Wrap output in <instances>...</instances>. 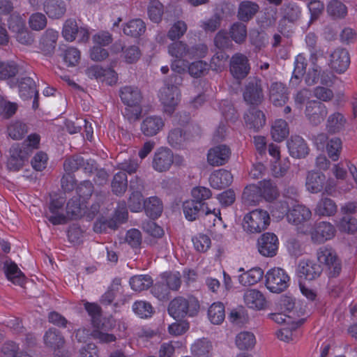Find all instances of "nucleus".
I'll list each match as a JSON object with an SVG mask.
<instances>
[{"mask_svg":"<svg viewBox=\"0 0 357 357\" xmlns=\"http://www.w3.org/2000/svg\"><path fill=\"white\" fill-rule=\"evenodd\" d=\"M174 161V153L172 150L160 147L154 153L152 167L158 172H165L169 170Z\"/></svg>","mask_w":357,"mask_h":357,"instance_id":"obj_14","label":"nucleus"},{"mask_svg":"<svg viewBox=\"0 0 357 357\" xmlns=\"http://www.w3.org/2000/svg\"><path fill=\"white\" fill-rule=\"evenodd\" d=\"M319 263L324 264L328 270L329 278L337 277L342 271V263L336 252L331 248L321 247L317 252Z\"/></svg>","mask_w":357,"mask_h":357,"instance_id":"obj_5","label":"nucleus"},{"mask_svg":"<svg viewBox=\"0 0 357 357\" xmlns=\"http://www.w3.org/2000/svg\"><path fill=\"white\" fill-rule=\"evenodd\" d=\"M337 211V206L334 200L322 197L317 202L314 208V214L319 216H333Z\"/></svg>","mask_w":357,"mask_h":357,"instance_id":"obj_30","label":"nucleus"},{"mask_svg":"<svg viewBox=\"0 0 357 357\" xmlns=\"http://www.w3.org/2000/svg\"><path fill=\"white\" fill-rule=\"evenodd\" d=\"M318 36L312 32L308 33L305 36L306 45L310 52L311 62H317L319 48L317 45Z\"/></svg>","mask_w":357,"mask_h":357,"instance_id":"obj_59","label":"nucleus"},{"mask_svg":"<svg viewBox=\"0 0 357 357\" xmlns=\"http://www.w3.org/2000/svg\"><path fill=\"white\" fill-rule=\"evenodd\" d=\"M215 46L220 50H225L231 47L232 43L230 36H228V33L225 30L219 31L213 40Z\"/></svg>","mask_w":357,"mask_h":357,"instance_id":"obj_60","label":"nucleus"},{"mask_svg":"<svg viewBox=\"0 0 357 357\" xmlns=\"http://www.w3.org/2000/svg\"><path fill=\"white\" fill-rule=\"evenodd\" d=\"M62 36L69 42L74 41L76 38H78L79 42H86L89 38L88 30L82 26L79 27L74 19L66 20L63 26Z\"/></svg>","mask_w":357,"mask_h":357,"instance_id":"obj_11","label":"nucleus"},{"mask_svg":"<svg viewBox=\"0 0 357 357\" xmlns=\"http://www.w3.org/2000/svg\"><path fill=\"white\" fill-rule=\"evenodd\" d=\"M326 11L333 20L343 19L347 14V6L338 0H331L327 5Z\"/></svg>","mask_w":357,"mask_h":357,"instance_id":"obj_43","label":"nucleus"},{"mask_svg":"<svg viewBox=\"0 0 357 357\" xmlns=\"http://www.w3.org/2000/svg\"><path fill=\"white\" fill-rule=\"evenodd\" d=\"M18 88L20 96L24 100L31 98L37 91L35 81L29 77H22L19 81Z\"/></svg>","mask_w":357,"mask_h":357,"instance_id":"obj_39","label":"nucleus"},{"mask_svg":"<svg viewBox=\"0 0 357 357\" xmlns=\"http://www.w3.org/2000/svg\"><path fill=\"white\" fill-rule=\"evenodd\" d=\"M92 324L95 328L91 333L93 339L98 340L100 343H109L116 340L113 334L107 333L113 327L109 320L99 317L93 320Z\"/></svg>","mask_w":357,"mask_h":357,"instance_id":"obj_13","label":"nucleus"},{"mask_svg":"<svg viewBox=\"0 0 357 357\" xmlns=\"http://www.w3.org/2000/svg\"><path fill=\"white\" fill-rule=\"evenodd\" d=\"M112 191L116 195H123L128 188V178L126 172H117L111 183Z\"/></svg>","mask_w":357,"mask_h":357,"instance_id":"obj_44","label":"nucleus"},{"mask_svg":"<svg viewBox=\"0 0 357 357\" xmlns=\"http://www.w3.org/2000/svg\"><path fill=\"white\" fill-rule=\"evenodd\" d=\"M229 70L235 79L240 80L244 79L250 70L247 56L241 53L233 55L230 59Z\"/></svg>","mask_w":357,"mask_h":357,"instance_id":"obj_15","label":"nucleus"},{"mask_svg":"<svg viewBox=\"0 0 357 357\" xmlns=\"http://www.w3.org/2000/svg\"><path fill=\"white\" fill-rule=\"evenodd\" d=\"M241 21L233 23L229 29V34L232 40L237 44H243L245 42L248 32L247 26Z\"/></svg>","mask_w":357,"mask_h":357,"instance_id":"obj_38","label":"nucleus"},{"mask_svg":"<svg viewBox=\"0 0 357 357\" xmlns=\"http://www.w3.org/2000/svg\"><path fill=\"white\" fill-rule=\"evenodd\" d=\"M119 96L122 102L129 107L125 109V117L130 122L138 121L142 112L143 96L140 89L135 86H125L119 89Z\"/></svg>","mask_w":357,"mask_h":357,"instance_id":"obj_2","label":"nucleus"},{"mask_svg":"<svg viewBox=\"0 0 357 357\" xmlns=\"http://www.w3.org/2000/svg\"><path fill=\"white\" fill-rule=\"evenodd\" d=\"M242 199L246 205H255L261 199V194L258 185H250L247 186L242 195Z\"/></svg>","mask_w":357,"mask_h":357,"instance_id":"obj_45","label":"nucleus"},{"mask_svg":"<svg viewBox=\"0 0 357 357\" xmlns=\"http://www.w3.org/2000/svg\"><path fill=\"white\" fill-rule=\"evenodd\" d=\"M335 233L336 229L333 225L321 221L314 224L310 231V236L313 243L320 244L332 239Z\"/></svg>","mask_w":357,"mask_h":357,"instance_id":"obj_12","label":"nucleus"},{"mask_svg":"<svg viewBox=\"0 0 357 357\" xmlns=\"http://www.w3.org/2000/svg\"><path fill=\"white\" fill-rule=\"evenodd\" d=\"M14 144L9 150L10 156L7 161V167L10 171L17 172L24 165L29 157V148Z\"/></svg>","mask_w":357,"mask_h":357,"instance_id":"obj_8","label":"nucleus"},{"mask_svg":"<svg viewBox=\"0 0 357 357\" xmlns=\"http://www.w3.org/2000/svg\"><path fill=\"white\" fill-rule=\"evenodd\" d=\"M132 310L141 318L151 317L154 312L151 304L144 301H135L132 305Z\"/></svg>","mask_w":357,"mask_h":357,"instance_id":"obj_54","label":"nucleus"},{"mask_svg":"<svg viewBox=\"0 0 357 357\" xmlns=\"http://www.w3.org/2000/svg\"><path fill=\"white\" fill-rule=\"evenodd\" d=\"M144 209L147 216L154 220L161 215L163 211V204L160 198L153 196L144 200Z\"/></svg>","mask_w":357,"mask_h":357,"instance_id":"obj_33","label":"nucleus"},{"mask_svg":"<svg viewBox=\"0 0 357 357\" xmlns=\"http://www.w3.org/2000/svg\"><path fill=\"white\" fill-rule=\"evenodd\" d=\"M44 10L50 18L59 19L66 12V5L62 0H46Z\"/></svg>","mask_w":357,"mask_h":357,"instance_id":"obj_32","label":"nucleus"},{"mask_svg":"<svg viewBox=\"0 0 357 357\" xmlns=\"http://www.w3.org/2000/svg\"><path fill=\"white\" fill-rule=\"evenodd\" d=\"M3 271L7 279L13 284L22 286L25 276L18 266L11 259H6L3 263Z\"/></svg>","mask_w":357,"mask_h":357,"instance_id":"obj_23","label":"nucleus"},{"mask_svg":"<svg viewBox=\"0 0 357 357\" xmlns=\"http://www.w3.org/2000/svg\"><path fill=\"white\" fill-rule=\"evenodd\" d=\"M269 213L263 209H255L247 213L243 222L245 231L250 233H261L270 225Z\"/></svg>","mask_w":357,"mask_h":357,"instance_id":"obj_4","label":"nucleus"},{"mask_svg":"<svg viewBox=\"0 0 357 357\" xmlns=\"http://www.w3.org/2000/svg\"><path fill=\"white\" fill-rule=\"evenodd\" d=\"M347 123L345 116L342 113L336 112L328 116L326 130L329 134H336L344 130Z\"/></svg>","mask_w":357,"mask_h":357,"instance_id":"obj_26","label":"nucleus"},{"mask_svg":"<svg viewBox=\"0 0 357 357\" xmlns=\"http://www.w3.org/2000/svg\"><path fill=\"white\" fill-rule=\"evenodd\" d=\"M322 271L321 264L313 260L307 259L299 262L296 273L300 278L312 281L319 278Z\"/></svg>","mask_w":357,"mask_h":357,"instance_id":"obj_16","label":"nucleus"},{"mask_svg":"<svg viewBox=\"0 0 357 357\" xmlns=\"http://www.w3.org/2000/svg\"><path fill=\"white\" fill-rule=\"evenodd\" d=\"M233 181V176L230 172L226 169H219L213 173L209 182L212 188L222 189L229 186Z\"/></svg>","mask_w":357,"mask_h":357,"instance_id":"obj_27","label":"nucleus"},{"mask_svg":"<svg viewBox=\"0 0 357 357\" xmlns=\"http://www.w3.org/2000/svg\"><path fill=\"white\" fill-rule=\"evenodd\" d=\"M247 126L250 129L258 131L266 123V117L262 111L255 107H252L244 115Z\"/></svg>","mask_w":357,"mask_h":357,"instance_id":"obj_22","label":"nucleus"},{"mask_svg":"<svg viewBox=\"0 0 357 357\" xmlns=\"http://www.w3.org/2000/svg\"><path fill=\"white\" fill-rule=\"evenodd\" d=\"M169 53L174 57L181 59L183 57H189V47L182 41L172 43L168 47Z\"/></svg>","mask_w":357,"mask_h":357,"instance_id":"obj_58","label":"nucleus"},{"mask_svg":"<svg viewBox=\"0 0 357 357\" xmlns=\"http://www.w3.org/2000/svg\"><path fill=\"white\" fill-rule=\"evenodd\" d=\"M305 113L312 125L318 126L326 116L328 110L324 104L316 100H312L307 102Z\"/></svg>","mask_w":357,"mask_h":357,"instance_id":"obj_18","label":"nucleus"},{"mask_svg":"<svg viewBox=\"0 0 357 357\" xmlns=\"http://www.w3.org/2000/svg\"><path fill=\"white\" fill-rule=\"evenodd\" d=\"M244 301L252 309L261 310L265 305V298L258 290L249 289L244 294Z\"/></svg>","mask_w":357,"mask_h":357,"instance_id":"obj_34","label":"nucleus"},{"mask_svg":"<svg viewBox=\"0 0 357 357\" xmlns=\"http://www.w3.org/2000/svg\"><path fill=\"white\" fill-rule=\"evenodd\" d=\"M114 48L116 51L121 50L123 52L124 59L127 63H132L136 62L140 57V50L136 45H131L128 47L123 46L121 44L116 43Z\"/></svg>","mask_w":357,"mask_h":357,"instance_id":"obj_51","label":"nucleus"},{"mask_svg":"<svg viewBox=\"0 0 357 357\" xmlns=\"http://www.w3.org/2000/svg\"><path fill=\"white\" fill-rule=\"evenodd\" d=\"M44 342L47 347L56 349L63 346L65 340L59 330L52 328L45 333Z\"/></svg>","mask_w":357,"mask_h":357,"instance_id":"obj_40","label":"nucleus"},{"mask_svg":"<svg viewBox=\"0 0 357 357\" xmlns=\"http://www.w3.org/2000/svg\"><path fill=\"white\" fill-rule=\"evenodd\" d=\"M61 56L68 66L73 67L79 63L80 52L75 47H70L63 50Z\"/></svg>","mask_w":357,"mask_h":357,"instance_id":"obj_55","label":"nucleus"},{"mask_svg":"<svg viewBox=\"0 0 357 357\" xmlns=\"http://www.w3.org/2000/svg\"><path fill=\"white\" fill-rule=\"evenodd\" d=\"M289 133V126L284 120L278 119L272 126L271 135L275 142H282L288 136Z\"/></svg>","mask_w":357,"mask_h":357,"instance_id":"obj_48","label":"nucleus"},{"mask_svg":"<svg viewBox=\"0 0 357 357\" xmlns=\"http://www.w3.org/2000/svg\"><path fill=\"white\" fill-rule=\"evenodd\" d=\"M261 198L271 202L279 196V191L275 183L271 180H263L259 183Z\"/></svg>","mask_w":357,"mask_h":357,"instance_id":"obj_36","label":"nucleus"},{"mask_svg":"<svg viewBox=\"0 0 357 357\" xmlns=\"http://www.w3.org/2000/svg\"><path fill=\"white\" fill-rule=\"evenodd\" d=\"M143 195L139 190L132 192L128 200V206L132 212H139L144 208Z\"/></svg>","mask_w":357,"mask_h":357,"instance_id":"obj_61","label":"nucleus"},{"mask_svg":"<svg viewBox=\"0 0 357 357\" xmlns=\"http://www.w3.org/2000/svg\"><path fill=\"white\" fill-rule=\"evenodd\" d=\"M128 217L126 204L125 202H119L115 210L113 218L108 221V227L116 229L119 225L125 222Z\"/></svg>","mask_w":357,"mask_h":357,"instance_id":"obj_41","label":"nucleus"},{"mask_svg":"<svg viewBox=\"0 0 357 357\" xmlns=\"http://www.w3.org/2000/svg\"><path fill=\"white\" fill-rule=\"evenodd\" d=\"M307 66L306 59L302 54H298L295 59L294 70L290 81L292 86H297L298 85L301 77L305 75Z\"/></svg>","mask_w":357,"mask_h":357,"instance_id":"obj_37","label":"nucleus"},{"mask_svg":"<svg viewBox=\"0 0 357 357\" xmlns=\"http://www.w3.org/2000/svg\"><path fill=\"white\" fill-rule=\"evenodd\" d=\"M339 229L348 234L357 231V220L351 215H343L339 222Z\"/></svg>","mask_w":357,"mask_h":357,"instance_id":"obj_62","label":"nucleus"},{"mask_svg":"<svg viewBox=\"0 0 357 357\" xmlns=\"http://www.w3.org/2000/svg\"><path fill=\"white\" fill-rule=\"evenodd\" d=\"M281 13L284 20H287L290 22H294L300 18L301 11L296 3L289 2L282 6Z\"/></svg>","mask_w":357,"mask_h":357,"instance_id":"obj_50","label":"nucleus"},{"mask_svg":"<svg viewBox=\"0 0 357 357\" xmlns=\"http://www.w3.org/2000/svg\"><path fill=\"white\" fill-rule=\"evenodd\" d=\"M230 155V148L225 144H220L208 150L207 153V161L211 166H222L228 162Z\"/></svg>","mask_w":357,"mask_h":357,"instance_id":"obj_19","label":"nucleus"},{"mask_svg":"<svg viewBox=\"0 0 357 357\" xmlns=\"http://www.w3.org/2000/svg\"><path fill=\"white\" fill-rule=\"evenodd\" d=\"M290 155L296 158H305L309 153V148L305 140L298 135L291 136L287 141Z\"/></svg>","mask_w":357,"mask_h":357,"instance_id":"obj_21","label":"nucleus"},{"mask_svg":"<svg viewBox=\"0 0 357 357\" xmlns=\"http://www.w3.org/2000/svg\"><path fill=\"white\" fill-rule=\"evenodd\" d=\"M312 216L311 211L303 205H296L287 213V220L294 225L307 221Z\"/></svg>","mask_w":357,"mask_h":357,"instance_id":"obj_28","label":"nucleus"},{"mask_svg":"<svg viewBox=\"0 0 357 357\" xmlns=\"http://www.w3.org/2000/svg\"><path fill=\"white\" fill-rule=\"evenodd\" d=\"M64 201L63 199H56L51 201L49 210L52 213V215L47 214L45 215L48 220L54 225L64 224L66 222L67 218L62 213H59V211L63 206Z\"/></svg>","mask_w":357,"mask_h":357,"instance_id":"obj_31","label":"nucleus"},{"mask_svg":"<svg viewBox=\"0 0 357 357\" xmlns=\"http://www.w3.org/2000/svg\"><path fill=\"white\" fill-rule=\"evenodd\" d=\"M8 135L13 139H20L27 132V126L21 122L16 121L8 127Z\"/></svg>","mask_w":357,"mask_h":357,"instance_id":"obj_63","label":"nucleus"},{"mask_svg":"<svg viewBox=\"0 0 357 357\" xmlns=\"http://www.w3.org/2000/svg\"><path fill=\"white\" fill-rule=\"evenodd\" d=\"M243 99L249 105H259L264 100L261 80L256 77L250 79L245 85Z\"/></svg>","mask_w":357,"mask_h":357,"instance_id":"obj_10","label":"nucleus"},{"mask_svg":"<svg viewBox=\"0 0 357 357\" xmlns=\"http://www.w3.org/2000/svg\"><path fill=\"white\" fill-rule=\"evenodd\" d=\"M325 182L326 176L324 174L310 171L306 176L305 186L311 193H318L323 190Z\"/></svg>","mask_w":357,"mask_h":357,"instance_id":"obj_25","label":"nucleus"},{"mask_svg":"<svg viewBox=\"0 0 357 357\" xmlns=\"http://www.w3.org/2000/svg\"><path fill=\"white\" fill-rule=\"evenodd\" d=\"M279 239L273 232H264L257 241V248L259 253L265 257H273L278 251Z\"/></svg>","mask_w":357,"mask_h":357,"instance_id":"obj_7","label":"nucleus"},{"mask_svg":"<svg viewBox=\"0 0 357 357\" xmlns=\"http://www.w3.org/2000/svg\"><path fill=\"white\" fill-rule=\"evenodd\" d=\"M259 10V6L257 3L250 1H243L238 6L237 17L243 22H248L254 17Z\"/></svg>","mask_w":357,"mask_h":357,"instance_id":"obj_29","label":"nucleus"},{"mask_svg":"<svg viewBox=\"0 0 357 357\" xmlns=\"http://www.w3.org/2000/svg\"><path fill=\"white\" fill-rule=\"evenodd\" d=\"M163 126L164 121L161 117L150 116L143 120L141 130L144 135L152 137L157 135Z\"/></svg>","mask_w":357,"mask_h":357,"instance_id":"obj_24","label":"nucleus"},{"mask_svg":"<svg viewBox=\"0 0 357 357\" xmlns=\"http://www.w3.org/2000/svg\"><path fill=\"white\" fill-rule=\"evenodd\" d=\"M7 20L8 29L15 33L19 32L26 26L25 21L17 11H12Z\"/></svg>","mask_w":357,"mask_h":357,"instance_id":"obj_57","label":"nucleus"},{"mask_svg":"<svg viewBox=\"0 0 357 357\" xmlns=\"http://www.w3.org/2000/svg\"><path fill=\"white\" fill-rule=\"evenodd\" d=\"M19 71L18 66L14 61H0V79H8L15 77Z\"/></svg>","mask_w":357,"mask_h":357,"instance_id":"obj_56","label":"nucleus"},{"mask_svg":"<svg viewBox=\"0 0 357 357\" xmlns=\"http://www.w3.org/2000/svg\"><path fill=\"white\" fill-rule=\"evenodd\" d=\"M263 275V270L259 267H255L240 275L238 280L243 286H251L259 282L262 279Z\"/></svg>","mask_w":357,"mask_h":357,"instance_id":"obj_35","label":"nucleus"},{"mask_svg":"<svg viewBox=\"0 0 357 357\" xmlns=\"http://www.w3.org/2000/svg\"><path fill=\"white\" fill-rule=\"evenodd\" d=\"M191 195L192 198L183 203L185 218L189 221H194L202 215H208L211 211L205 201L212 195L210 189L202 186L195 187L192 190Z\"/></svg>","mask_w":357,"mask_h":357,"instance_id":"obj_1","label":"nucleus"},{"mask_svg":"<svg viewBox=\"0 0 357 357\" xmlns=\"http://www.w3.org/2000/svg\"><path fill=\"white\" fill-rule=\"evenodd\" d=\"M349 65L350 56L345 48L337 47L330 54L328 66L335 73H344Z\"/></svg>","mask_w":357,"mask_h":357,"instance_id":"obj_9","label":"nucleus"},{"mask_svg":"<svg viewBox=\"0 0 357 357\" xmlns=\"http://www.w3.org/2000/svg\"><path fill=\"white\" fill-rule=\"evenodd\" d=\"M67 215L70 219H77L82 216L84 208L80 204L79 198L74 197L70 199L66 206Z\"/></svg>","mask_w":357,"mask_h":357,"instance_id":"obj_53","label":"nucleus"},{"mask_svg":"<svg viewBox=\"0 0 357 357\" xmlns=\"http://www.w3.org/2000/svg\"><path fill=\"white\" fill-rule=\"evenodd\" d=\"M255 337L250 332H241L236 337V344L241 350L250 349L255 346Z\"/></svg>","mask_w":357,"mask_h":357,"instance_id":"obj_52","label":"nucleus"},{"mask_svg":"<svg viewBox=\"0 0 357 357\" xmlns=\"http://www.w3.org/2000/svg\"><path fill=\"white\" fill-rule=\"evenodd\" d=\"M123 30L126 35L137 38L145 32L146 25L142 20L135 19L129 21Z\"/></svg>","mask_w":357,"mask_h":357,"instance_id":"obj_46","label":"nucleus"},{"mask_svg":"<svg viewBox=\"0 0 357 357\" xmlns=\"http://www.w3.org/2000/svg\"><path fill=\"white\" fill-rule=\"evenodd\" d=\"M129 282L132 289L142 291L152 286L153 281L149 275H137L132 276Z\"/></svg>","mask_w":357,"mask_h":357,"instance_id":"obj_49","label":"nucleus"},{"mask_svg":"<svg viewBox=\"0 0 357 357\" xmlns=\"http://www.w3.org/2000/svg\"><path fill=\"white\" fill-rule=\"evenodd\" d=\"M179 89L164 86L160 91V99L165 111L172 114L179 100Z\"/></svg>","mask_w":357,"mask_h":357,"instance_id":"obj_20","label":"nucleus"},{"mask_svg":"<svg viewBox=\"0 0 357 357\" xmlns=\"http://www.w3.org/2000/svg\"><path fill=\"white\" fill-rule=\"evenodd\" d=\"M148 14L152 22L155 23L160 22L163 14L162 4L158 1H151L148 7Z\"/></svg>","mask_w":357,"mask_h":357,"instance_id":"obj_64","label":"nucleus"},{"mask_svg":"<svg viewBox=\"0 0 357 357\" xmlns=\"http://www.w3.org/2000/svg\"><path fill=\"white\" fill-rule=\"evenodd\" d=\"M212 344L206 338L197 340L191 347L192 354L195 357H211Z\"/></svg>","mask_w":357,"mask_h":357,"instance_id":"obj_42","label":"nucleus"},{"mask_svg":"<svg viewBox=\"0 0 357 357\" xmlns=\"http://www.w3.org/2000/svg\"><path fill=\"white\" fill-rule=\"evenodd\" d=\"M198 299L188 295L186 297L177 296L172 300L168 306V313L175 319H182L185 317H195L199 310Z\"/></svg>","mask_w":357,"mask_h":357,"instance_id":"obj_3","label":"nucleus"},{"mask_svg":"<svg viewBox=\"0 0 357 357\" xmlns=\"http://www.w3.org/2000/svg\"><path fill=\"white\" fill-rule=\"evenodd\" d=\"M289 95L288 88L281 82H273L268 87L269 100L275 107L284 106L289 99Z\"/></svg>","mask_w":357,"mask_h":357,"instance_id":"obj_17","label":"nucleus"},{"mask_svg":"<svg viewBox=\"0 0 357 357\" xmlns=\"http://www.w3.org/2000/svg\"><path fill=\"white\" fill-rule=\"evenodd\" d=\"M265 278L266 287L273 293H280L289 286V277L282 268H274L269 270Z\"/></svg>","mask_w":357,"mask_h":357,"instance_id":"obj_6","label":"nucleus"},{"mask_svg":"<svg viewBox=\"0 0 357 357\" xmlns=\"http://www.w3.org/2000/svg\"><path fill=\"white\" fill-rule=\"evenodd\" d=\"M208 317L213 324H220L225 319V306L221 302L213 303L208 308Z\"/></svg>","mask_w":357,"mask_h":357,"instance_id":"obj_47","label":"nucleus"}]
</instances>
